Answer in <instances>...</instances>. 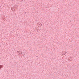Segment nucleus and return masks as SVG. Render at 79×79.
<instances>
[{"label": "nucleus", "mask_w": 79, "mask_h": 79, "mask_svg": "<svg viewBox=\"0 0 79 79\" xmlns=\"http://www.w3.org/2000/svg\"><path fill=\"white\" fill-rule=\"evenodd\" d=\"M66 54V52L65 51H62V55H64Z\"/></svg>", "instance_id": "f257e3e1"}, {"label": "nucleus", "mask_w": 79, "mask_h": 79, "mask_svg": "<svg viewBox=\"0 0 79 79\" xmlns=\"http://www.w3.org/2000/svg\"><path fill=\"white\" fill-rule=\"evenodd\" d=\"M40 23H37L36 24V25H38V26H39V25H40Z\"/></svg>", "instance_id": "f03ea898"}, {"label": "nucleus", "mask_w": 79, "mask_h": 79, "mask_svg": "<svg viewBox=\"0 0 79 79\" xmlns=\"http://www.w3.org/2000/svg\"><path fill=\"white\" fill-rule=\"evenodd\" d=\"M3 65H0V69H2V68L3 67Z\"/></svg>", "instance_id": "7ed1b4c3"}, {"label": "nucleus", "mask_w": 79, "mask_h": 79, "mask_svg": "<svg viewBox=\"0 0 79 79\" xmlns=\"http://www.w3.org/2000/svg\"><path fill=\"white\" fill-rule=\"evenodd\" d=\"M17 53H18V54H20V53H19V51H18L17 52Z\"/></svg>", "instance_id": "20e7f679"}, {"label": "nucleus", "mask_w": 79, "mask_h": 79, "mask_svg": "<svg viewBox=\"0 0 79 79\" xmlns=\"http://www.w3.org/2000/svg\"><path fill=\"white\" fill-rule=\"evenodd\" d=\"M23 54H20V56H23Z\"/></svg>", "instance_id": "39448f33"}, {"label": "nucleus", "mask_w": 79, "mask_h": 79, "mask_svg": "<svg viewBox=\"0 0 79 79\" xmlns=\"http://www.w3.org/2000/svg\"><path fill=\"white\" fill-rule=\"evenodd\" d=\"M22 1H21V2H22Z\"/></svg>", "instance_id": "423d86ee"}, {"label": "nucleus", "mask_w": 79, "mask_h": 79, "mask_svg": "<svg viewBox=\"0 0 79 79\" xmlns=\"http://www.w3.org/2000/svg\"><path fill=\"white\" fill-rule=\"evenodd\" d=\"M23 1V0H22V1Z\"/></svg>", "instance_id": "0eeeda50"}, {"label": "nucleus", "mask_w": 79, "mask_h": 79, "mask_svg": "<svg viewBox=\"0 0 79 79\" xmlns=\"http://www.w3.org/2000/svg\"><path fill=\"white\" fill-rule=\"evenodd\" d=\"M23 1V0H22V1Z\"/></svg>", "instance_id": "6e6552de"}]
</instances>
